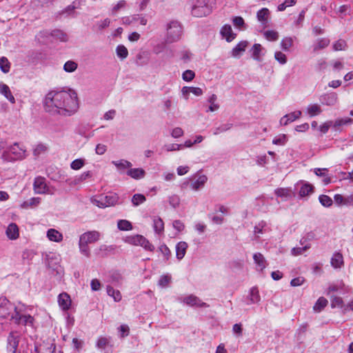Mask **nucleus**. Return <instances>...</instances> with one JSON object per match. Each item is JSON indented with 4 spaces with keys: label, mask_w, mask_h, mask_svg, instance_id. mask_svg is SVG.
Masks as SVG:
<instances>
[{
    "label": "nucleus",
    "mask_w": 353,
    "mask_h": 353,
    "mask_svg": "<svg viewBox=\"0 0 353 353\" xmlns=\"http://www.w3.org/2000/svg\"><path fill=\"white\" fill-rule=\"evenodd\" d=\"M117 227L120 230L128 231L132 229V223L125 219L119 220L117 223Z\"/></svg>",
    "instance_id": "obj_41"
},
{
    "label": "nucleus",
    "mask_w": 353,
    "mask_h": 353,
    "mask_svg": "<svg viewBox=\"0 0 353 353\" xmlns=\"http://www.w3.org/2000/svg\"><path fill=\"white\" fill-rule=\"evenodd\" d=\"M79 251L82 254H83L86 257L90 256V248L88 244H85L84 243L79 241Z\"/></svg>",
    "instance_id": "obj_50"
},
{
    "label": "nucleus",
    "mask_w": 353,
    "mask_h": 353,
    "mask_svg": "<svg viewBox=\"0 0 353 353\" xmlns=\"http://www.w3.org/2000/svg\"><path fill=\"white\" fill-rule=\"evenodd\" d=\"M310 248L309 245H306L301 248H293L291 250L292 254L294 256H297L302 254L305 251L308 250Z\"/></svg>",
    "instance_id": "obj_60"
},
{
    "label": "nucleus",
    "mask_w": 353,
    "mask_h": 353,
    "mask_svg": "<svg viewBox=\"0 0 353 353\" xmlns=\"http://www.w3.org/2000/svg\"><path fill=\"white\" fill-rule=\"evenodd\" d=\"M171 281V276L169 274L162 275L159 280V285L162 288H165Z\"/></svg>",
    "instance_id": "obj_55"
},
{
    "label": "nucleus",
    "mask_w": 353,
    "mask_h": 353,
    "mask_svg": "<svg viewBox=\"0 0 353 353\" xmlns=\"http://www.w3.org/2000/svg\"><path fill=\"white\" fill-rule=\"evenodd\" d=\"M139 245L143 247L145 250H149V251H153L154 249V245H152L149 242V241L147 239H145L143 236H141Z\"/></svg>",
    "instance_id": "obj_51"
},
{
    "label": "nucleus",
    "mask_w": 353,
    "mask_h": 353,
    "mask_svg": "<svg viewBox=\"0 0 353 353\" xmlns=\"http://www.w3.org/2000/svg\"><path fill=\"white\" fill-rule=\"evenodd\" d=\"M307 114L310 117L319 115L322 112V109L320 105L317 103L310 104L306 109Z\"/></svg>",
    "instance_id": "obj_26"
},
{
    "label": "nucleus",
    "mask_w": 353,
    "mask_h": 353,
    "mask_svg": "<svg viewBox=\"0 0 353 353\" xmlns=\"http://www.w3.org/2000/svg\"><path fill=\"white\" fill-rule=\"evenodd\" d=\"M319 200L321 204L326 208L330 207L333 203L332 199L329 196L325 194L320 195Z\"/></svg>",
    "instance_id": "obj_46"
},
{
    "label": "nucleus",
    "mask_w": 353,
    "mask_h": 353,
    "mask_svg": "<svg viewBox=\"0 0 353 353\" xmlns=\"http://www.w3.org/2000/svg\"><path fill=\"white\" fill-rule=\"evenodd\" d=\"M84 164H85L84 159H77L74 160L73 161H72V163H70V168L72 170H78L81 169L84 165Z\"/></svg>",
    "instance_id": "obj_52"
},
{
    "label": "nucleus",
    "mask_w": 353,
    "mask_h": 353,
    "mask_svg": "<svg viewBox=\"0 0 353 353\" xmlns=\"http://www.w3.org/2000/svg\"><path fill=\"white\" fill-rule=\"evenodd\" d=\"M221 34L228 42H231L236 37V34L233 32L230 25H224L221 29Z\"/></svg>",
    "instance_id": "obj_15"
},
{
    "label": "nucleus",
    "mask_w": 353,
    "mask_h": 353,
    "mask_svg": "<svg viewBox=\"0 0 353 353\" xmlns=\"http://www.w3.org/2000/svg\"><path fill=\"white\" fill-rule=\"evenodd\" d=\"M26 156V148L15 142L3 150L1 158L6 162H14L24 159Z\"/></svg>",
    "instance_id": "obj_3"
},
{
    "label": "nucleus",
    "mask_w": 353,
    "mask_h": 353,
    "mask_svg": "<svg viewBox=\"0 0 353 353\" xmlns=\"http://www.w3.org/2000/svg\"><path fill=\"white\" fill-rule=\"evenodd\" d=\"M181 302H183L190 306H196L199 307H209L206 303L203 302L199 297L190 294L183 298L179 299Z\"/></svg>",
    "instance_id": "obj_10"
},
{
    "label": "nucleus",
    "mask_w": 353,
    "mask_h": 353,
    "mask_svg": "<svg viewBox=\"0 0 353 353\" xmlns=\"http://www.w3.org/2000/svg\"><path fill=\"white\" fill-rule=\"evenodd\" d=\"M132 17L133 22L139 21L142 26H145L148 23L147 19L142 14H134Z\"/></svg>",
    "instance_id": "obj_62"
},
{
    "label": "nucleus",
    "mask_w": 353,
    "mask_h": 353,
    "mask_svg": "<svg viewBox=\"0 0 353 353\" xmlns=\"http://www.w3.org/2000/svg\"><path fill=\"white\" fill-rule=\"evenodd\" d=\"M153 228L156 233L160 234L164 230V223L160 217H154L153 219Z\"/></svg>",
    "instance_id": "obj_31"
},
{
    "label": "nucleus",
    "mask_w": 353,
    "mask_h": 353,
    "mask_svg": "<svg viewBox=\"0 0 353 353\" xmlns=\"http://www.w3.org/2000/svg\"><path fill=\"white\" fill-rule=\"evenodd\" d=\"M51 37L56 41L65 42L68 37L66 33L61 30H54L50 33Z\"/></svg>",
    "instance_id": "obj_30"
},
{
    "label": "nucleus",
    "mask_w": 353,
    "mask_h": 353,
    "mask_svg": "<svg viewBox=\"0 0 353 353\" xmlns=\"http://www.w3.org/2000/svg\"><path fill=\"white\" fill-rule=\"evenodd\" d=\"M141 236L142 235L140 234H136L126 236L125 239V242L133 245H139Z\"/></svg>",
    "instance_id": "obj_40"
},
{
    "label": "nucleus",
    "mask_w": 353,
    "mask_h": 353,
    "mask_svg": "<svg viewBox=\"0 0 353 353\" xmlns=\"http://www.w3.org/2000/svg\"><path fill=\"white\" fill-rule=\"evenodd\" d=\"M0 93L3 95L10 103H14L15 99L12 94L10 88L5 83L0 84Z\"/></svg>",
    "instance_id": "obj_21"
},
{
    "label": "nucleus",
    "mask_w": 353,
    "mask_h": 353,
    "mask_svg": "<svg viewBox=\"0 0 353 353\" xmlns=\"http://www.w3.org/2000/svg\"><path fill=\"white\" fill-rule=\"evenodd\" d=\"M266 223L264 221H260L258 224L254 226V232L256 234H263L265 230Z\"/></svg>",
    "instance_id": "obj_59"
},
{
    "label": "nucleus",
    "mask_w": 353,
    "mask_h": 353,
    "mask_svg": "<svg viewBox=\"0 0 353 353\" xmlns=\"http://www.w3.org/2000/svg\"><path fill=\"white\" fill-rule=\"evenodd\" d=\"M112 163L114 164L119 170H123L125 169L130 168L132 165L130 161L124 159L112 161Z\"/></svg>",
    "instance_id": "obj_34"
},
{
    "label": "nucleus",
    "mask_w": 353,
    "mask_h": 353,
    "mask_svg": "<svg viewBox=\"0 0 353 353\" xmlns=\"http://www.w3.org/2000/svg\"><path fill=\"white\" fill-rule=\"evenodd\" d=\"M331 265L334 268H341L343 265V257L339 252L333 254L331 259Z\"/></svg>",
    "instance_id": "obj_24"
},
{
    "label": "nucleus",
    "mask_w": 353,
    "mask_h": 353,
    "mask_svg": "<svg viewBox=\"0 0 353 353\" xmlns=\"http://www.w3.org/2000/svg\"><path fill=\"white\" fill-rule=\"evenodd\" d=\"M44 107L50 114L71 116L79 109L77 94L72 89L52 90L47 94Z\"/></svg>",
    "instance_id": "obj_1"
},
{
    "label": "nucleus",
    "mask_w": 353,
    "mask_h": 353,
    "mask_svg": "<svg viewBox=\"0 0 353 353\" xmlns=\"http://www.w3.org/2000/svg\"><path fill=\"white\" fill-rule=\"evenodd\" d=\"M188 247V243L185 241H180L176 244V256L179 260H181L184 257Z\"/></svg>",
    "instance_id": "obj_19"
},
{
    "label": "nucleus",
    "mask_w": 353,
    "mask_h": 353,
    "mask_svg": "<svg viewBox=\"0 0 353 353\" xmlns=\"http://www.w3.org/2000/svg\"><path fill=\"white\" fill-rule=\"evenodd\" d=\"M92 176V172L90 171H86L83 172L80 176L76 177L74 180V184H79L86 179Z\"/></svg>",
    "instance_id": "obj_48"
},
{
    "label": "nucleus",
    "mask_w": 353,
    "mask_h": 353,
    "mask_svg": "<svg viewBox=\"0 0 353 353\" xmlns=\"http://www.w3.org/2000/svg\"><path fill=\"white\" fill-rule=\"evenodd\" d=\"M145 171L142 168H132L128 170L127 174L130 177L139 179H142L145 176Z\"/></svg>",
    "instance_id": "obj_28"
},
{
    "label": "nucleus",
    "mask_w": 353,
    "mask_h": 353,
    "mask_svg": "<svg viewBox=\"0 0 353 353\" xmlns=\"http://www.w3.org/2000/svg\"><path fill=\"white\" fill-rule=\"evenodd\" d=\"M195 77V73L191 70H187L182 74V79L183 81L189 82L191 81Z\"/></svg>",
    "instance_id": "obj_54"
},
{
    "label": "nucleus",
    "mask_w": 353,
    "mask_h": 353,
    "mask_svg": "<svg viewBox=\"0 0 353 353\" xmlns=\"http://www.w3.org/2000/svg\"><path fill=\"white\" fill-rule=\"evenodd\" d=\"M212 12V6L210 4V0H195L191 14L195 17H203L210 14Z\"/></svg>",
    "instance_id": "obj_4"
},
{
    "label": "nucleus",
    "mask_w": 353,
    "mask_h": 353,
    "mask_svg": "<svg viewBox=\"0 0 353 353\" xmlns=\"http://www.w3.org/2000/svg\"><path fill=\"white\" fill-rule=\"evenodd\" d=\"M274 59L281 65L287 63V57L282 52L278 51L274 54Z\"/></svg>",
    "instance_id": "obj_56"
},
{
    "label": "nucleus",
    "mask_w": 353,
    "mask_h": 353,
    "mask_svg": "<svg viewBox=\"0 0 353 353\" xmlns=\"http://www.w3.org/2000/svg\"><path fill=\"white\" fill-rule=\"evenodd\" d=\"M330 40L328 38H320L316 40L313 44V51L317 52L324 49L329 46Z\"/></svg>",
    "instance_id": "obj_20"
},
{
    "label": "nucleus",
    "mask_w": 353,
    "mask_h": 353,
    "mask_svg": "<svg viewBox=\"0 0 353 353\" xmlns=\"http://www.w3.org/2000/svg\"><path fill=\"white\" fill-rule=\"evenodd\" d=\"M208 178L205 175H200L196 180L191 183L190 187L193 190L197 191L203 188Z\"/></svg>",
    "instance_id": "obj_18"
},
{
    "label": "nucleus",
    "mask_w": 353,
    "mask_h": 353,
    "mask_svg": "<svg viewBox=\"0 0 353 353\" xmlns=\"http://www.w3.org/2000/svg\"><path fill=\"white\" fill-rule=\"evenodd\" d=\"M327 300L324 297H320L313 307V310L316 312H321L327 304Z\"/></svg>",
    "instance_id": "obj_39"
},
{
    "label": "nucleus",
    "mask_w": 353,
    "mask_h": 353,
    "mask_svg": "<svg viewBox=\"0 0 353 353\" xmlns=\"http://www.w3.org/2000/svg\"><path fill=\"white\" fill-rule=\"evenodd\" d=\"M114 251L113 245H101L97 252V254L101 257L107 256Z\"/></svg>",
    "instance_id": "obj_27"
},
{
    "label": "nucleus",
    "mask_w": 353,
    "mask_h": 353,
    "mask_svg": "<svg viewBox=\"0 0 353 353\" xmlns=\"http://www.w3.org/2000/svg\"><path fill=\"white\" fill-rule=\"evenodd\" d=\"M14 308L17 307H14L7 299H0V318L6 319L9 316L11 317L13 314L12 311H14Z\"/></svg>",
    "instance_id": "obj_8"
},
{
    "label": "nucleus",
    "mask_w": 353,
    "mask_h": 353,
    "mask_svg": "<svg viewBox=\"0 0 353 353\" xmlns=\"http://www.w3.org/2000/svg\"><path fill=\"white\" fill-rule=\"evenodd\" d=\"M47 237L51 241L59 243L63 240V235L55 229H49L47 231Z\"/></svg>",
    "instance_id": "obj_22"
},
{
    "label": "nucleus",
    "mask_w": 353,
    "mask_h": 353,
    "mask_svg": "<svg viewBox=\"0 0 353 353\" xmlns=\"http://www.w3.org/2000/svg\"><path fill=\"white\" fill-rule=\"evenodd\" d=\"M58 303L63 310H69L71 305L70 296L65 292L61 293L58 296Z\"/></svg>",
    "instance_id": "obj_13"
},
{
    "label": "nucleus",
    "mask_w": 353,
    "mask_h": 353,
    "mask_svg": "<svg viewBox=\"0 0 353 353\" xmlns=\"http://www.w3.org/2000/svg\"><path fill=\"white\" fill-rule=\"evenodd\" d=\"M331 306H332V307L342 308L343 310L344 311V306H345V305L343 304L342 298L339 297V296H332Z\"/></svg>",
    "instance_id": "obj_44"
},
{
    "label": "nucleus",
    "mask_w": 353,
    "mask_h": 353,
    "mask_svg": "<svg viewBox=\"0 0 353 353\" xmlns=\"http://www.w3.org/2000/svg\"><path fill=\"white\" fill-rule=\"evenodd\" d=\"M302 112L300 110H297L290 114H286V118H288L290 123L298 119L301 116Z\"/></svg>",
    "instance_id": "obj_61"
},
{
    "label": "nucleus",
    "mask_w": 353,
    "mask_h": 353,
    "mask_svg": "<svg viewBox=\"0 0 353 353\" xmlns=\"http://www.w3.org/2000/svg\"><path fill=\"white\" fill-rule=\"evenodd\" d=\"M41 202V198L39 197H32L30 199L23 201L21 204V208L23 209H28L30 208H34L37 206Z\"/></svg>",
    "instance_id": "obj_29"
},
{
    "label": "nucleus",
    "mask_w": 353,
    "mask_h": 353,
    "mask_svg": "<svg viewBox=\"0 0 353 353\" xmlns=\"http://www.w3.org/2000/svg\"><path fill=\"white\" fill-rule=\"evenodd\" d=\"M119 196L117 194H110L106 196H101L99 199H94L92 203L99 208H106L114 205L117 203Z\"/></svg>",
    "instance_id": "obj_7"
},
{
    "label": "nucleus",
    "mask_w": 353,
    "mask_h": 353,
    "mask_svg": "<svg viewBox=\"0 0 353 353\" xmlns=\"http://www.w3.org/2000/svg\"><path fill=\"white\" fill-rule=\"evenodd\" d=\"M48 149V147L43 143L38 144L34 149L33 154L34 156H39L44 153Z\"/></svg>",
    "instance_id": "obj_57"
},
{
    "label": "nucleus",
    "mask_w": 353,
    "mask_h": 353,
    "mask_svg": "<svg viewBox=\"0 0 353 353\" xmlns=\"http://www.w3.org/2000/svg\"><path fill=\"white\" fill-rule=\"evenodd\" d=\"M217 97L216 94H212L208 99V101L210 103L207 112H215L219 108V105L216 103Z\"/></svg>",
    "instance_id": "obj_37"
},
{
    "label": "nucleus",
    "mask_w": 353,
    "mask_h": 353,
    "mask_svg": "<svg viewBox=\"0 0 353 353\" xmlns=\"http://www.w3.org/2000/svg\"><path fill=\"white\" fill-rule=\"evenodd\" d=\"M100 236L101 234L98 231H88L79 236V241L89 245L97 242L100 239Z\"/></svg>",
    "instance_id": "obj_9"
},
{
    "label": "nucleus",
    "mask_w": 353,
    "mask_h": 353,
    "mask_svg": "<svg viewBox=\"0 0 353 353\" xmlns=\"http://www.w3.org/2000/svg\"><path fill=\"white\" fill-rule=\"evenodd\" d=\"M107 293L110 296H112L114 301L119 302L121 300V292L117 290H114L112 286L108 285L107 286Z\"/></svg>",
    "instance_id": "obj_33"
},
{
    "label": "nucleus",
    "mask_w": 353,
    "mask_h": 353,
    "mask_svg": "<svg viewBox=\"0 0 353 353\" xmlns=\"http://www.w3.org/2000/svg\"><path fill=\"white\" fill-rule=\"evenodd\" d=\"M292 45L293 39L292 37H285L281 41V47L284 51H288Z\"/></svg>",
    "instance_id": "obj_43"
},
{
    "label": "nucleus",
    "mask_w": 353,
    "mask_h": 353,
    "mask_svg": "<svg viewBox=\"0 0 353 353\" xmlns=\"http://www.w3.org/2000/svg\"><path fill=\"white\" fill-rule=\"evenodd\" d=\"M330 128H332V121H327L321 125L319 129L321 133L326 134Z\"/></svg>",
    "instance_id": "obj_63"
},
{
    "label": "nucleus",
    "mask_w": 353,
    "mask_h": 353,
    "mask_svg": "<svg viewBox=\"0 0 353 353\" xmlns=\"http://www.w3.org/2000/svg\"><path fill=\"white\" fill-rule=\"evenodd\" d=\"M334 51L345 50L347 48V43L343 39H339L332 46Z\"/></svg>",
    "instance_id": "obj_47"
},
{
    "label": "nucleus",
    "mask_w": 353,
    "mask_h": 353,
    "mask_svg": "<svg viewBox=\"0 0 353 353\" xmlns=\"http://www.w3.org/2000/svg\"><path fill=\"white\" fill-rule=\"evenodd\" d=\"M262 50L263 48L261 44L255 43L252 48V58L258 61H261V53Z\"/></svg>",
    "instance_id": "obj_38"
},
{
    "label": "nucleus",
    "mask_w": 353,
    "mask_h": 353,
    "mask_svg": "<svg viewBox=\"0 0 353 353\" xmlns=\"http://www.w3.org/2000/svg\"><path fill=\"white\" fill-rule=\"evenodd\" d=\"M145 201V197L141 194H135L132 198V203L134 206H138Z\"/></svg>",
    "instance_id": "obj_49"
},
{
    "label": "nucleus",
    "mask_w": 353,
    "mask_h": 353,
    "mask_svg": "<svg viewBox=\"0 0 353 353\" xmlns=\"http://www.w3.org/2000/svg\"><path fill=\"white\" fill-rule=\"evenodd\" d=\"M0 69L3 73H8L10 71V63L5 57L0 58Z\"/></svg>",
    "instance_id": "obj_42"
},
{
    "label": "nucleus",
    "mask_w": 353,
    "mask_h": 353,
    "mask_svg": "<svg viewBox=\"0 0 353 353\" xmlns=\"http://www.w3.org/2000/svg\"><path fill=\"white\" fill-rule=\"evenodd\" d=\"M7 236L10 239H17L19 237V228L15 223H10L6 230Z\"/></svg>",
    "instance_id": "obj_23"
},
{
    "label": "nucleus",
    "mask_w": 353,
    "mask_h": 353,
    "mask_svg": "<svg viewBox=\"0 0 353 353\" xmlns=\"http://www.w3.org/2000/svg\"><path fill=\"white\" fill-rule=\"evenodd\" d=\"M269 16L270 11L266 8L259 10L256 13V18L258 21L261 22L264 27L268 26Z\"/></svg>",
    "instance_id": "obj_16"
},
{
    "label": "nucleus",
    "mask_w": 353,
    "mask_h": 353,
    "mask_svg": "<svg viewBox=\"0 0 353 353\" xmlns=\"http://www.w3.org/2000/svg\"><path fill=\"white\" fill-rule=\"evenodd\" d=\"M353 123V119L349 117L338 118L335 121H332V129L335 132H341L343 127Z\"/></svg>",
    "instance_id": "obj_12"
},
{
    "label": "nucleus",
    "mask_w": 353,
    "mask_h": 353,
    "mask_svg": "<svg viewBox=\"0 0 353 353\" xmlns=\"http://www.w3.org/2000/svg\"><path fill=\"white\" fill-rule=\"evenodd\" d=\"M253 259L255 263L261 268V270L265 268V259L261 253H255L253 256Z\"/></svg>",
    "instance_id": "obj_36"
},
{
    "label": "nucleus",
    "mask_w": 353,
    "mask_h": 353,
    "mask_svg": "<svg viewBox=\"0 0 353 353\" xmlns=\"http://www.w3.org/2000/svg\"><path fill=\"white\" fill-rule=\"evenodd\" d=\"M337 94L336 93H330L322 95L320 98L321 102L326 105H334L337 102Z\"/></svg>",
    "instance_id": "obj_17"
},
{
    "label": "nucleus",
    "mask_w": 353,
    "mask_h": 353,
    "mask_svg": "<svg viewBox=\"0 0 353 353\" xmlns=\"http://www.w3.org/2000/svg\"><path fill=\"white\" fill-rule=\"evenodd\" d=\"M289 190L286 188H278L275 190L277 196L286 198L290 196Z\"/></svg>",
    "instance_id": "obj_64"
},
{
    "label": "nucleus",
    "mask_w": 353,
    "mask_h": 353,
    "mask_svg": "<svg viewBox=\"0 0 353 353\" xmlns=\"http://www.w3.org/2000/svg\"><path fill=\"white\" fill-rule=\"evenodd\" d=\"M165 30L164 42L166 44L178 42L182 38L183 28L177 20H172L168 22L165 26Z\"/></svg>",
    "instance_id": "obj_2"
},
{
    "label": "nucleus",
    "mask_w": 353,
    "mask_h": 353,
    "mask_svg": "<svg viewBox=\"0 0 353 353\" xmlns=\"http://www.w3.org/2000/svg\"><path fill=\"white\" fill-rule=\"evenodd\" d=\"M116 54L117 57L121 60H124L128 56V50L123 45H119L116 48Z\"/></svg>",
    "instance_id": "obj_35"
},
{
    "label": "nucleus",
    "mask_w": 353,
    "mask_h": 353,
    "mask_svg": "<svg viewBox=\"0 0 353 353\" xmlns=\"http://www.w3.org/2000/svg\"><path fill=\"white\" fill-rule=\"evenodd\" d=\"M299 185H301V188L299 194L301 197L308 196L313 192L314 187L312 185L300 181L296 183V188H297Z\"/></svg>",
    "instance_id": "obj_14"
},
{
    "label": "nucleus",
    "mask_w": 353,
    "mask_h": 353,
    "mask_svg": "<svg viewBox=\"0 0 353 353\" xmlns=\"http://www.w3.org/2000/svg\"><path fill=\"white\" fill-rule=\"evenodd\" d=\"M264 36L269 41H276L279 39V33L274 30L265 31Z\"/></svg>",
    "instance_id": "obj_53"
},
{
    "label": "nucleus",
    "mask_w": 353,
    "mask_h": 353,
    "mask_svg": "<svg viewBox=\"0 0 353 353\" xmlns=\"http://www.w3.org/2000/svg\"><path fill=\"white\" fill-rule=\"evenodd\" d=\"M250 302L248 304L256 303L260 301V295L259 290L256 287L251 288L249 295Z\"/></svg>",
    "instance_id": "obj_32"
},
{
    "label": "nucleus",
    "mask_w": 353,
    "mask_h": 353,
    "mask_svg": "<svg viewBox=\"0 0 353 353\" xmlns=\"http://www.w3.org/2000/svg\"><path fill=\"white\" fill-rule=\"evenodd\" d=\"M287 141V137L285 134H279L274 138L272 143L275 145H283Z\"/></svg>",
    "instance_id": "obj_58"
},
{
    "label": "nucleus",
    "mask_w": 353,
    "mask_h": 353,
    "mask_svg": "<svg viewBox=\"0 0 353 353\" xmlns=\"http://www.w3.org/2000/svg\"><path fill=\"white\" fill-rule=\"evenodd\" d=\"M11 319L17 325L33 326V316L30 314H21L17 308H14V312L12 314Z\"/></svg>",
    "instance_id": "obj_6"
},
{
    "label": "nucleus",
    "mask_w": 353,
    "mask_h": 353,
    "mask_svg": "<svg viewBox=\"0 0 353 353\" xmlns=\"http://www.w3.org/2000/svg\"><path fill=\"white\" fill-rule=\"evenodd\" d=\"M78 65L74 61H68L63 65V70L66 72H74L77 69Z\"/></svg>",
    "instance_id": "obj_45"
},
{
    "label": "nucleus",
    "mask_w": 353,
    "mask_h": 353,
    "mask_svg": "<svg viewBox=\"0 0 353 353\" xmlns=\"http://www.w3.org/2000/svg\"><path fill=\"white\" fill-rule=\"evenodd\" d=\"M33 189L36 194L48 193L49 188L46 184V179L41 176L36 177L33 183Z\"/></svg>",
    "instance_id": "obj_11"
},
{
    "label": "nucleus",
    "mask_w": 353,
    "mask_h": 353,
    "mask_svg": "<svg viewBox=\"0 0 353 353\" xmlns=\"http://www.w3.org/2000/svg\"><path fill=\"white\" fill-rule=\"evenodd\" d=\"M21 334L18 331H11L7 338L6 348L10 353H20L18 350Z\"/></svg>",
    "instance_id": "obj_5"
},
{
    "label": "nucleus",
    "mask_w": 353,
    "mask_h": 353,
    "mask_svg": "<svg viewBox=\"0 0 353 353\" xmlns=\"http://www.w3.org/2000/svg\"><path fill=\"white\" fill-rule=\"evenodd\" d=\"M248 46V41H242L239 42L232 50V56L239 57L241 54L245 50Z\"/></svg>",
    "instance_id": "obj_25"
}]
</instances>
